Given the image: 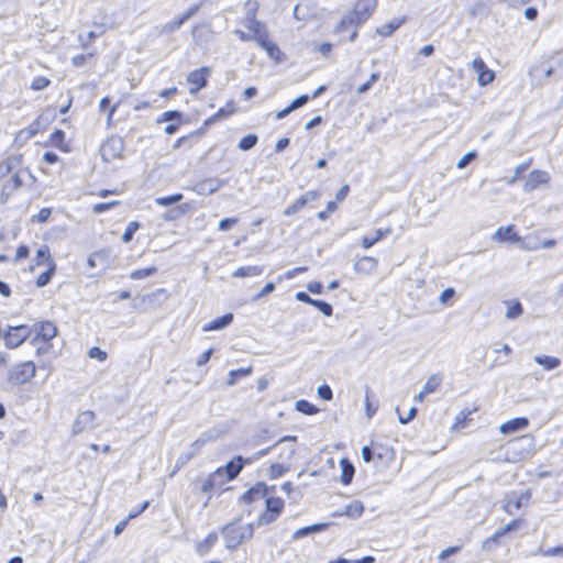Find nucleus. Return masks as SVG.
I'll use <instances>...</instances> for the list:
<instances>
[{"label":"nucleus","mask_w":563,"mask_h":563,"mask_svg":"<svg viewBox=\"0 0 563 563\" xmlns=\"http://www.w3.org/2000/svg\"><path fill=\"white\" fill-rule=\"evenodd\" d=\"M273 438V433L269 429L264 428L256 432L252 439L253 445H258L264 443Z\"/></svg>","instance_id":"obj_47"},{"label":"nucleus","mask_w":563,"mask_h":563,"mask_svg":"<svg viewBox=\"0 0 563 563\" xmlns=\"http://www.w3.org/2000/svg\"><path fill=\"white\" fill-rule=\"evenodd\" d=\"M310 100V96L308 93H302L298 97H296L288 106H289V110L291 111H295V110H298L300 108H302L303 106H306Z\"/></svg>","instance_id":"obj_50"},{"label":"nucleus","mask_w":563,"mask_h":563,"mask_svg":"<svg viewBox=\"0 0 563 563\" xmlns=\"http://www.w3.org/2000/svg\"><path fill=\"white\" fill-rule=\"evenodd\" d=\"M31 328H33V333H35L31 339L32 345H36L38 341L49 342L57 334V328L51 321L36 322Z\"/></svg>","instance_id":"obj_8"},{"label":"nucleus","mask_w":563,"mask_h":563,"mask_svg":"<svg viewBox=\"0 0 563 563\" xmlns=\"http://www.w3.org/2000/svg\"><path fill=\"white\" fill-rule=\"evenodd\" d=\"M390 233H391V230L389 228H387V229H377L375 231V235L374 236H372V238L371 236H363L362 241H361V244H362L363 249L367 250V249L374 246L376 243L382 241L385 236H387Z\"/></svg>","instance_id":"obj_28"},{"label":"nucleus","mask_w":563,"mask_h":563,"mask_svg":"<svg viewBox=\"0 0 563 563\" xmlns=\"http://www.w3.org/2000/svg\"><path fill=\"white\" fill-rule=\"evenodd\" d=\"M503 532L500 530H497L493 536H490L489 538H487L484 542H483V549L485 550H490L497 545H499V539L503 537Z\"/></svg>","instance_id":"obj_52"},{"label":"nucleus","mask_w":563,"mask_h":563,"mask_svg":"<svg viewBox=\"0 0 563 563\" xmlns=\"http://www.w3.org/2000/svg\"><path fill=\"white\" fill-rule=\"evenodd\" d=\"M340 467H341V483L343 485H349L352 483L354 474H355V467L353 463L347 459L343 457L340 460Z\"/></svg>","instance_id":"obj_23"},{"label":"nucleus","mask_w":563,"mask_h":563,"mask_svg":"<svg viewBox=\"0 0 563 563\" xmlns=\"http://www.w3.org/2000/svg\"><path fill=\"white\" fill-rule=\"evenodd\" d=\"M364 512V505L360 500H354L345 506L344 510L341 512H334L333 517L338 516H346L350 518H358Z\"/></svg>","instance_id":"obj_25"},{"label":"nucleus","mask_w":563,"mask_h":563,"mask_svg":"<svg viewBox=\"0 0 563 563\" xmlns=\"http://www.w3.org/2000/svg\"><path fill=\"white\" fill-rule=\"evenodd\" d=\"M442 382V377L440 374H432L428 377L427 382L423 385L424 393L431 394L437 390Z\"/></svg>","instance_id":"obj_44"},{"label":"nucleus","mask_w":563,"mask_h":563,"mask_svg":"<svg viewBox=\"0 0 563 563\" xmlns=\"http://www.w3.org/2000/svg\"><path fill=\"white\" fill-rule=\"evenodd\" d=\"M311 306L317 308L325 317H331L333 313L332 305L324 300L314 299Z\"/></svg>","instance_id":"obj_48"},{"label":"nucleus","mask_w":563,"mask_h":563,"mask_svg":"<svg viewBox=\"0 0 563 563\" xmlns=\"http://www.w3.org/2000/svg\"><path fill=\"white\" fill-rule=\"evenodd\" d=\"M529 426V419L527 417H516L512 418L499 427V432L501 434H512L515 432L527 429Z\"/></svg>","instance_id":"obj_17"},{"label":"nucleus","mask_w":563,"mask_h":563,"mask_svg":"<svg viewBox=\"0 0 563 563\" xmlns=\"http://www.w3.org/2000/svg\"><path fill=\"white\" fill-rule=\"evenodd\" d=\"M51 85V80L44 76H37L32 80L31 89L34 91H41Z\"/></svg>","instance_id":"obj_51"},{"label":"nucleus","mask_w":563,"mask_h":563,"mask_svg":"<svg viewBox=\"0 0 563 563\" xmlns=\"http://www.w3.org/2000/svg\"><path fill=\"white\" fill-rule=\"evenodd\" d=\"M210 75V68L207 66H202L198 69H194L187 75V81L195 87L189 89L190 95L197 93L202 88L208 85V77Z\"/></svg>","instance_id":"obj_10"},{"label":"nucleus","mask_w":563,"mask_h":563,"mask_svg":"<svg viewBox=\"0 0 563 563\" xmlns=\"http://www.w3.org/2000/svg\"><path fill=\"white\" fill-rule=\"evenodd\" d=\"M284 510V500L280 497H265V509L257 518V526H267L274 522Z\"/></svg>","instance_id":"obj_4"},{"label":"nucleus","mask_w":563,"mask_h":563,"mask_svg":"<svg viewBox=\"0 0 563 563\" xmlns=\"http://www.w3.org/2000/svg\"><path fill=\"white\" fill-rule=\"evenodd\" d=\"M522 523V519L517 518L509 521L504 528L499 529L505 536L508 532L516 531L520 525Z\"/></svg>","instance_id":"obj_62"},{"label":"nucleus","mask_w":563,"mask_h":563,"mask_svg":"<svg viewBox=\"0 0 563 563\" xmlns=\"http://www.w3.org/2000/svg\"><path fill=\"white\" fill-rule=\"evenodd\" d=\"M206 443L205 439H198L191 443L192 450L190 452H184L179 454L176 460L174 470L170 476H174L179 470H181L198 452V450Z\"/></svg>","instance_id":"obj_16"},{"label":"nucleus","mask_w":563,"mask_h":563,"mask_svg":"<svg viewBox=\"0 0 563 563\" xmlns=\"http://www.w3.org/2000/svg\"><path fill=\"white\" fill-rule=\"evenodd\" d=\"M376 8L377 0H357L353 10L342 16L334 32L342 33L350 26H361L373 15Z\"/></svg>","instance_id":"obj_1"},{"label":"nucleus","mask_w":563,"mask_h":563,"mask_svg":"<svg viewBox=\"0 0 563 563\" xmlns=\"http://www.w3.org/2000/svg\"><path fill=\"white\" fill-rule=\"evenodd\" d=\"M275 288H276L275 283L268 282L267 284H265V286L262 288V290L253 297L252 301H257L261 298H263L264 296L272 294L275 290Z\"/></svg>","instance_id":"obj_61"},{"label":"nucleus","mask_w":563,"mask_h":563,"mask_svg":"<svg viewBox=\"0 0 563 563\" xmlns=\"http://www.w3.org/2000/svg\"><path fill=\"white\" fill-rule=\"evenodd\" d=\"M331 525H332L331 522H318V523H313L310 526H306V527L297 529L292 533L291 538H292V540H299V539L306 538L310 534L321 533V532L325 531Z\"/></svg>","instance_id":"obj_20"},{"label":"nucleus","mask_w":563,"mask_h":563,"mask_svg":"<svg viewBox=\"0 0 563 563\" xmlns=\"http://www.w3.org/2000/svg\"><path fill=\"white\" fill-rule=\"evenodd\" d=\"M118 205H120V201H118V200H112V201H109V202H99V203H96L92 207V211L96 214H101V213L112 209L113 207H115Z\"/></svg>","instance_id":"obj_53"},{"label":"nucleus","mask_w":563,"mask_h":563,"mask_svg":"<svg viewBox=\"0 0 563 563\" xmlns=\"http://www.w3.org/2000/svg\"><path fill=\"white\" fill-rule=\"evenodd\" d=\"M550 180V175L545 170L540 169H533L528 175V178L526 179V183L523 185V190L526 192H530L538 188L540 185L548 184Z\"/></svg>","instance_id":"obj_15"},{"label":"nucleus","mask_w":563,"mask_h":563,"mask_svg":"<svg viewBox=\"0 0 563 563\" xmlns=\"http://www.w3.org/2000/svg\"><path fill=\"white\" fill-rule=\"evenodd\" d=\"M236 223H238V218H235V217L223 218L222 220H220V222L218 224V229L220 231L227 232V231H230Z\"/></svg>","instance_id":"obj_58"},{"label":"nucleus","mask_w":563,"mask_h":563,"mask_svg":"<svg viewBox=\"0 0 563 563\" xmlns=\"http://www.w3.org/2000/svg\"><path fill=\"white\" fill-rule=\"evenodd\" d=\"M95 419L96 413L91 410L79 412L73 422V435H77L84 431L92 430L96 427Z\"/></svg>","instance_id":"obj_11"},{"label":"nucleus","mask_w":563,"mask_h":563,"mask_svg":"<svg viewBox=\"0 0 563 563\" xmlns=\"http://www.w3.org/2000/svg\"><path fill=\"white\" fill-rule=\"evenodd\" d=\"M183 117H184V113L181 111H179V110H168V111L163 112L161 114V117L157 118L156 122L157 123H163V122H168V123L181 122Z\"/></svg>","instance_id":"obj_39"},{"label":"nucleus","mask_w":563,"mask_h":563,"mask_svg":"<svg viewBox=\"0 0 563 563\" xmlns=\"http://www.w3.org/2000/svg\"><path fill=\"white\" fill-rule=\"evenodd\" d=\"M234 112H235L234 104H233L232 101H230L225 107L220 108L216 112V118H219V120L221 121L223 119H227L228 117H230Z\"/></svg>","instance_id":"obj_56"},{"label":"nucleus","mask_w":563,"mask_h":563,"mask_svg":"<svg viewBox=\"0 0 563 563\" xmlns=\"http://www.w3.org/2000/svg\"><path fill=\"white\" fill-rule=\"evenodd\" d=\"M289 471V466L280 464V463H273L269 466L268 475L271 478H278L283 476L285 473Z\"/></svg>","instance_id":"obj_46"},{"label":"nucleus","mask_w":563,"mask_h":563,"mask_svg":"<svg viewBox=\"0 0 563 563\" xmlns=\"http://www.w3.org/2000/svg\"><path fill=\"white\" fill-rule=\"evenodd\" d=\"M407 18L401 16L399 19H394L376 29L377 34L388 37L391 36L405 22Z\"/></svg>","instance_id":"obj_24"},{"label":"nucleus","mask_w":563,"mask_h":563,"mask_svg":"<svg viewBox=\"0 0 563 563\" xmlns=\"http://www.w3.org/2000/svg\"><path fill=\"white\" fill-rule=\"evenodd\" d=\"M52 214L51 208H42L37 214L32 216L31 221L37 223H45Z\"/></svg>","instance_id":"obj_55"},{"label":"nucleus","mask_w":563,"mask_h":563,"mask_svg":"<svg viewBox=\"0 0 563 563\" xmlns=\"http://www.w3.org/2000/svg\"><path fill=\"white\" fill-rule=\"evenodd\" d=\"M317 395L320 399H322L324 401H330L333 398V391H332L331 387L327 384H322V385L318 386Z\"/></svg>","instance_id":"obj_54"},{"label":"nucleus","mask_w":563,"mask_h":563,"mask_svg":"<svg viewBox=\"0 0 563 563\" xmlns=\"http://www.w3.org/2000/svg\"><path fill=\"white\" fill-rule=\"evenodd\" d=\"M234 316L232 312H227L220 317L214 318L202 327L203 332L220 331L229 327L233 322Z\"/></svg>","instance_id":"obj_21"},{"label":"nucleus","mask_w":563,"mask_h":563,"mask_svg":"<svg viewBox=\"0 0 563 563\" xmlns=\"http://www.w3.org/2000/svg\"><path fill=\"white\" fill-rule=\"evenodd\" d=\"M534 442L536 441L533 435L523 434L511 440L509 444L512 450L519 451L521 453V457H527L533 452Z\"/></svg>","instance_id":"obj_13"},{"label":"nucleus","mask_w":563,"mask_h":563,"mask_svg":"<svg viewBox=\"0 0 563 563\" xmlns=\"http://www.w3.org/2000/svg\"><path fill=\"white\" fill-rule=\"evenodd\" d=\"M504 303L507 307V311L505 313L506 319L514 320L523 313V307L519 300H517V299L505 300Z\"/></svg>","instance_id":"obj_26"},{"label":"nucleus","mask_w":563,"mask_h":563,"mask_svg":"<svg viewBox=\"0 0 563 563\" xmlns=\"http://www.w3.org/2000/svg\"><path fill=\"white\" fill-rule=\"evenodd\" d=\"M275 486H268L264 482H257L241 495L239 501L252 504L258 499L265 498L268 493L273 492Z\"/></svg>","instance_id":"obj_9"},{"label":"nucleus","mask_w":563,"mask_h":563,"mask_svg":"<svg viewBox=\"0 0 563 563\" xmlns=\"http://www.w3.org/2000/svg\"><path fill=\"white\" fill-rule=\"evenodd\" d=\"M240 520L241 518H238L236 520L227 523L221 530L225 540V548L229 550L236 549L244 540L251 539L253 537V523H249L242 528L236 525Z\"/></svg>","instance_id":"obj_2"},{"label":"nucleus","mask_w":563,"mask_h":563,"mask_svg":"<svg viewBox=\"0 0 563 563\" xmlns=\"http://www.w3.org/2000/svg\"><path fill=\"white\" fill-rule=\"evenodd\" d=\"M295 408L298 412L303 413L306 416H313L319 411L316 405L306 399L297 400L295 404Z\"/></svg>","instance_id":"obj_36"},{"label":"nucleus","mask_w":563,"mask_h":563,"mask_svg":"<svg viewBox=\"0 0 563 563\" xmlns=\"http://www.w3.org/2000/svg\"><path fill=\"white\" fill-rule=\"evenodd\" d=\"M101 156L104 162H111L122 157L124 141L120 136H110L101 146Z\"/></svg>","instance_id":"obj_7"},{"label":"nucleus","mask_w":563,"mask_h":563,"mask_svg":"<svg viewBox=\"0 0 563 563\" xmlns=\"http://www.w3.org/2000/svg\"><path fill=\"white\" fill-rule=\"evenodd\" d=\"M378 265V261L372 256H363L354 263L353 268L356 273L371 274Z\"/></svg>","instance_id":"obj_22"},{"label":"nucleus","mask_w":563,"mask_h":563,"mask_svg":"<svg viewBox=\"0 0 563 563\" xmlns=\"http://www.w3.org/2000/svg\"><path fill=\"white\" fill-rule=\"evenodd\" d=\"M220 478L218 474H216V471L213 473H210L201 483V486L199 487V492L201 493H209L211 492L216 486L222 485L223 481H218Z\"/></svg>","instance_id":"obj_32"},{"label":"nucleus","mask_w":563,"mask_h":563,"mask_svg":"<svg viewBox=\"0 0 563 563\" xmlns=\"http://www.w3.org/2000/svg\"><path fill=\"white\" fill-rule=\"evenodd\" d=\"M88 356L90 358H96L99 362H104L108 357V354L104 350H101L99 346H92L88 351Z\"/></svg>","instance_id":"obj_57"},{"label":"nucleus","mask_w":563,"mask_h":563,"mask_svg":"<svg viewBox=\"0 0 563 563\" xmlns=\"http://www.w3.org/2000/svg\"><path fill=\"white\" fill-rule=\"evenodd\" d=\"M384 446L376 443H371L368 445H364L361 450L362 459L365 463L373 462L375 460V451L383 450Z\"/></svg>","instance_id":"obj_40"},{"label":"nucleus","mask_w":563,"mask_h":563,"mask_svg":"<svg viewBox=\"0 0 563 563\" xmlns=\"http://www.w3.org/2000/svg\"><path fill=\"white\" fill-rule=\"evenodd\" d=\"M184 198V195L180 192H176L168 196L157 197L155 199L156 205L162 207H170L174 205H178Z\"/></svg>","instance_id":"obj_38"},{"label":"nucleus","mask_w":563,"mask_h":563,"mask_svg":"<svg viewBox=\"0 0 563 563\" xmlns=\"http://www.w3.org/2000/svg\"><path fill=\"white\" fill-rule=\"evenodd\" d=\"M246 26L251 31L253 41H255L258 45L266 43V40H268V32L266 25L263 22L256 19H251Z\"/></svg>","instance_id":"obj_18"},{"label":"nucleus","mask_w":563,"mask_h":563,"mask_svg":"<svg viewBox=\"0 0 563 563\" xmlns=\"http://www.w3.org/2000/svg\"><path fill=\"white\" fill-rule=\"evenodd\" d=\"M36 373L35 364L32 361L21 362L9 371L8 379L13 385L29 383Z\"/></svg>","instance_id":"obj_5"},{"label":"nucleus","mask_w":563,"mask_h":563,"mask_svg":"<svg viewBox=\"0 0 563 563\" xmlns=\"http://www.w3.org/2000/svg\"><path fill=\"white\" fill-rule=\"evenodd\" d=\"M531 494L529 490H526L521 493L518 497H516L515 500H509L506 505V511L510 512L508 510V506H512L515 509H520L523 505L528 504L530 500Z\"/></svg>","instance_id":"obj_43"},{"label":"nucleus","mask_w":563,"mask_h":563,"mask_svg":"<svg viewBox=\"0 0 563 563\" xmlns=\"http://www.w3.org/2000/svg\"><path fill=\"white\" fill-rule=\"evenodd\" d=\"M533 361L545 371H552L561 365V360L551 355H536Z\"/></svg>","instance_id":"obj_27"},{"label":"nucleus","mask_w":563,"mask_h":563,"mask_svg":"<svg viewBox=\"0 0 563 563\" xmlns=\"http://www.w3.org/2000/svg\"><path fill=\"white\" fill-rule=\"evenodd\" d=\"M493 239L498 242H510V243H518L521 241V236L518 235V233L515 231V225L510 224L508 227H499L494 235Z\"/></svg>","instance_id":"obj_19"},{"label":"nucleus","mask_w":563,"mask_h":563,"mask_svg":"<svg viewBox=\"0 0 563 563\" xmlns=\"http://www.w3.org/2000/svg\"><path fill=\"white\" fill-rule=\"evenodd\" d=\"M55 273H56V263H51L49 267H47L46 271H44L43 273H41L37 276L36 282H35L36 286L40 288L47 286L51 283Z\"/></svg>","instance_id":"obj_33"},{"label":"nucleus","mask_w":563,"mask_h":563,"mask_svg":"<svg viewBox=\"0 0 563 563\" xmlns=\"http://www.w3.org/2000/svg\"><path fill=\"white\" fill-rule=\"evenodd\" d=\"M223 185V179L209 177L196 183L190 189L197 195L207 196L217 192Z\"/></svg>","instance_id":"obj_12"},{"label":"nucleus","mask_w":563,"mask_h":563,"mask_svg":"<svg viewBox=\"0 0 563 563\" xmlns=\"http://www.w3.org/2000/svg\"><path fill=\"white\" fill-rule=\"evenodd\" d=\"M306 206H307V202L305 201V199L299 197L294 203L289 205L284 210V214L287 217L292 216V214L297 213L299 210H301L302 208H305Z\"/></svg>","instance_id":"obj_49"},{"label":"nucleus","mask_w":563,"mask_h":563,"mask_svg":"<svg viewBox=\"0 0 563 563\" xmlns=\"http://www.w3.org/2000/svg\"><path fill=\"white\" fill-rule=\"evenodd\" d=\"M253 462V459H245L242 455H236L231 459L224 466H220L216 470V474L219 477H223L225 475L228 481L235 479L242 470Z\"/></svg>","instance_id":"obj_6"},{"label":"nucleus","mask_w":563,"mask_h":563,"mask_svg":"<svg viewBox=\"0 0 563 563\" xmlns=\"http://www.w3.org/2000/svg\"><path fill=\"white\" fill-rule=\"evenodd\" d=\"M33 334V328L29 324L8 325L3 331L2 340L8 349H15Z\"/></svg>","instance_id":"obj_3"},{"label":"nucleus","mask_w":563,"mask_h":563,"mask_svg":"<svg viewBox=\"0 0 563 563\" xmlns=\"http://www.w3.org/2000/svg\"><path fill=\"white\" fill-rule=\"evenodd\" d=\"M35 265L40 266L43 264H46L47 267H49L51 263H55L51 255V250L47 245H42L37 251L35 255Z\"/></svg>","instance_id":"obj_29"},{"label":"nucleus","mask_w":563,"mask_h":563,"mask_svg":"<svg viewBox=\"0 0 563 563\" xmlns=\"http://www.w3.org/2000/svg\"><path fill=\"white\" fill-rule=\"evenodd\" d=\"M542 554L544 556H558V555H562L563 556V544H560V545H556V547H552V548H548L547 550L542 551Z\"/></svg>","instance_id":"obj_64"},{"label":"nucleus","mask_w":563,"mask_h":563,"mask_svg":"<svg viewBox=\"0 0 563 563\" xmlns=\"http://www.w3.org/2000/svg\"><path fill=\"white\" fill-rule=\"evenodd\" d=\"M251 373H252L251 366L231 369L229 372V378L227 380V384L229 386H233L240 378L246 377V376L251 375Z\"/></svg>","instance_id":"obj_37"},{"label":"nucleus","mask_w":563,"mask_h":563,"mask_svg":"<svg viewBox=\"0 0 563 563\" xmlns=\"http://www.w3.org/2000/svg\"><path fill=\"white\" fill-rule=\"evenodd\" d=\"M477 157V153L475 151H470L465 155H463L456 163V167L462 169L467 166V164Z\"/></svg>","instance_id":"obj_59"},{"label":"nucleus","mask_w":563,"mask_h":563,"mask_svg":"<svg viewBox=\"0 0 563 563\" xmlns=\"http://www.w3.org/2000/svg\"><path fill=\"white\" fill-rule=\"evenodd\" d=\"M472 65L474 71L477 74V81L481 86H486L494 80L495 73L487 67L481 57H475Z\"/></svg>","instance_id":"obj_14"},{"label":"nucleus","mask_w":563,"mask_h":563,"mask_svg":"<svg viewBox=\"0 0 563 563\" xmlns=\"http://www.w3.org/2000/svg\"><path fill=\"white\" fill-rule=\"evenodd\" d=\"M296 440H297L296 435H284L278 441H276L273 445L257 451L251 459H253V461H256V460L267 455L274 448H276L280 443L288 442V441L296 442Z\"/></svg>","instance_id":"obj_35"},{"label":"nucleus","mask_w":563,"mask_h":563,"mask_svg":"<svg viewBox=\"0 0 563 563\" xmlns=\"http://www.w3.org/2000/svg\"><path fill=\"white\" fill-rule=\"evenodd\" d=\"M455 289L453 287H448L442 290L440 294L439 300L443 305H448L455 297Z\"/></svg>","instance_id":"obj_60"},{"label":"nucleus","mask_w":563,"mask_h":563,"mask_svg":"<svg viewBox=\"0 0 563 563\" xmlns=\"http://www.w3.org/2000/svg\"><path fill=\"white\" fill-rule=\"evenodd\" d=\"M262 273H263L262 266H257V265L240 266L233 272L232 276L243 278V277L258 276Z\"/></svg>","instance_id":"obj_30"},{"label":"nucleus","mask_w":563,"mask_h":563,"mask_svg":"<svg viewBox=\"0 0 563 563\" xmlns=\"http://www.w3.org/2000/svg\"><path fill=\"white\" fill-rule=\"evenodd\" d=\"M29 255H30V247L25 244H21L16 249L14 261L19 262L21 260L29 257Z\"/></svg>","instance_id":"obj_63"},{"label":"nucleus","mask_w":563,"mask_h":563,"mask_svg":"<svg viewBox=\"0 0 563 563\" xmlns=\"http://www.w3.org/2000/svg\"><path fill=\"white\" fill-rule=\"evenodd\" d=\"M157 272L155 266H148L145 268L135 269L131 273L130 277L134 280L143 279L154 275Z\"/></svg>","instance_id":"obj_45"},{"label":"nucleus","mask_w":563,"mask_h":563,"mask_svg":"<svg viewBox=\"0 0 563 563\" xmlns=\"http://www.w3.org/2000/svg\"><path fill=\"white\" fill-rule=\"evenodd\" d=\"M66 133L60 129H55L49 136L51 143L63 152H68L69 148L65 144Z\"/></svg>","instance_id":"obj_34"},{"label":"nucleus","mask_w":563,"mask_h":563,"mask_svg":"<svg viewBox=\"0 0 563 563\" xmlns=\"http://www.w3.org/2000/svg\"><path fill=\"white\" fill-rule=\"evenodd\" d=\"M141 228L139 221H130L121 236L123 243H129L133 240L135 232Z\"/></svg>","instance_id":"obj_42"},{"label":"nucleus","mask_w":563,"mask_h":563,"mask_svg":"<svg viewBox=\"0 0 563 563\" xmlns=\"http://www.w3.org/2000/svg\"><path fill=\"white\" fill-rule=\"evenodd\" d=\"M258 46L266 51L269 58L274 59L277 63L282 62L283 53L277 44L271 42L269 40H266V43H262Z\"/></svg>","instance_id":"obj_31"},{"label":"nucleus","mask_w":563,"mask_h":563,"mask_svg":"<svg viewBox=\"0 0 563 563\" xmlns=\"http://www.w3.org/2000/svg\"><path fill=\"white\" fill-rule=\"evenodd\" d=\"M258 142V136L257 134L255 133H250L245 136H243L240 141H239V144H238V147L239 150L243 151V152H247L250 150H252L253 147H255V145L257 144Z\"/></svg>","instance_id":"obj_41"}]
</instances>
